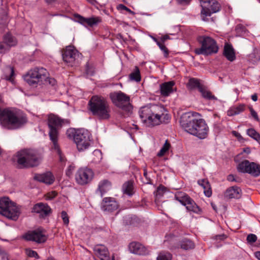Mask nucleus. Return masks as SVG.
I'll list each match as a JSON object with an SVG mask.
<instances>
[{
  "instance_id": "obj_9",
  "label": "nucleus",
  "mask_w": 260,
  "mask_h": 260,
  "mask_svg": "<svg viewBox=\"0 0 260 260\" xmlns=\"http://www.w3.org/2000/svg\"><path fill=\"white\" fill-rule=\"evenodd\" d=\"M112 103L117 107L128 113L132 112L133 106L129 95L121 91H115L109 94Z\"/></svg>"
},
{
  "instance_id": "obj_8",
  "label": "nucleus",
  "mask_w": 260,
  "mask_h": 260,
  "mask_svg": "<svg viewBox=\"0 0 260 260\" xmlns=\"http://www.w3.org/2000/svg\"><path fill=\"white\" fill-rule=\"evenodd\" d=\"M0 214L15 221L18 218L20 212L16 204L9 198L3 197L0 198Z\"/></svg>"
},
{
  "instance_id": "obj_46",
  "label": "nucleus",
  "mask_w": 260,
  "mask_h": 260,
  "mask_svg": "<svg viewBox=\"0 0 260 260\" xmlns=\"http://www.w3.org/2000/svg\"><path fill=\"white\" fill-rule=\"evenodd\" d=\"M61 216L63 220V223L65 225H68L69 223V219L67 213L64 211H62L61 212Z\"/></svg>"
},
{
  "instance_id": "obj_44",
  "label": "nucleus",
  "mask_w": 260,
  "mask_h": 260,
  "mask_svg": "<svg viewBox=\"0 0 260 260\" xmlns=\"http://www.w3.org/2000/svg\"><path fill=\"white\" fill-rule=\"evenodd\" d=\"M10 75H5V78L8 81H10L11 82L14 81V70L13 67H10L9 69Z\"/></svg>"
},
{
  "instance_id": "obj_51",
  "label": "nucleus",
  "mask_w": 260,
  "mask_h": 260,
  "mask_svg": "<svg viewBox=\"0 0 260 260\" xmlns=\"http://www.w3.org/2000/svg\"><path fill=\"white\" fill-rule=\"evenodd\" d=\"M118 8L121 10H125L130 14H134V12L133 11H132L128 8H127V7L125 6L124 5H123L122 4L119 5L118 6Z\"/></svg>"
},
{
  "instance_id": "obj_59",
  "label": "nucleus",
  "mask_w": 260,
  "mask_h": 260,
  "mask_svg": "<svg viewBox=\"0 0 260 260\" xmlns=\"http://www.w3.org/2000/svg\"><path fill=\"white\" fill-rule=\"evenodd\" d=\"M169 39H170V37L168 35H165L160 38L161 42L162 43H164L166 40Z\"/></svg>"
},
{
  "instance_id": "obj_54",
  "label": "nucleus",
  "mask_w": 260,
  "mask_h": 260,
  "mask_svg": "<svg viewBox=\"0 0 260 260\" xmlns=\"http://www.w3.org/2000/svg\"><path fill=\"white\" fill-rule=\"evenodd\" d=\"M232 134L235 136L239 141H241L242 140H243V138L242 137V136L240 135V133H239L238 132H236V131H233L232 132Z\"/></svg>"
},
{
  "instance_id": "obj_32",
  "label": "nucleus",
  "mask_w": 260,
  "mask_h": 260,
  "mask_svg": "<svg viewBox=\"0 0 260 260\" xmlns=\"http://www.w3.org/2000/svg\"><path fill=\"white\" fill-rule=\"evenodd\" d=\"M122 189L124 193L128 195L129 196H132L134 192L133 182L132 181H128L125 182L122 186Z\"/></svg>"
},
{
  "instance_id": "obj_58",
  "label": "nucleus",
  "mask_w": 260,
  "mask_h": 260,
  "mask_svg": "<svg viewBox=\"0 0 260 260\" xmlns=\"http://www.w3.org/2000/svg\"><path fill=\"white\" fill-rule=\"evenodd\" d=\"M227 180L230 182H233V181L239 182V181L237 179H236L235 178V176L232 174H230L228 176Z\"/></svg>"
},
{
  "instance_id": "obj_23",
  "label": "nucleus",
  "mask_w": 260,
  "mask_h": 260,
  "mask_svg": "<svg viewBox=\"0 0 260 260\" xmlns=\"http://www.w3.org/2000/svg\"><path fill=\"white\" fill-rule=\"evenodd\" d=\"M242 194L241 188L237 186H233L226 189L224 197L228 199H240Z\"/></svg>"
},
{
  "instance_id": "obj_3",
  "label": "nucleus",
  "mask_w": 260,
  "mask_h": 260,
  "mask_svg": "<svg viewBox=\"0 0 260 260\" xmlns=\"http://www.w3.org/2000/svg\"><path fill=\"white\" fill-rule=\"evenodd\" d=\"M27 121L26 116L16 111L8 108L0 110V123L3 127L8 129L19 128Z\"/></svg>"
},
{
  "instance_id": "obj_12",
  "label": "nucleus",
  "mask_w": 260,
  "mask_h": 260,
  "mask_svg": "<svg viewBox=\"0 0 260 260\" xmlns=\"http://www.w3.org/2000/svg\"><path fill=\"white\" fill-rule=\"evenodd\" d=\"M63 121V119L54 115H50L48 117L49 136L52 142L58 141V130L62 126Z\"/></svg>"
},
{
  "instance_id": "obj_55",
  "label": "nucleus",
  "mask_w": 260,
  "mask_h": 260,
  "mask_svg": "<svg viewBox=\"0 0 260 260\" xmlns=\"http://www.w3.org/2000/svg\"><path fill=\"white\" fill-rule=\"evenodd\" d=\"M86 73L88 75L92 76L93 75V71L92 69L89 68L88 64L87 63L86 66Z\"/></svg>"
},
{
  "instance_id": "obj_37",
  "label": "nucleus",
  "mask_w": 260,
  "mask_h": 260,
  "mask_svg": "<svg viewBox=\"0 0 260 260\" xmlns=\"http://www.w3.org/2000/svg\"><path fill=\"white\" fill-rule=\"evenodd\" d=\"M181 248L184 250H189L194 248V244L191 240L185 239L180 244Z\"/></svg>"
},
{
  "instance_id": "obj_42",
  "label": "nucleus",
  "mask_w": 260,
  "mask_h": 260,
  "mask_svg": "<svg viewBox=\"0 0 260 260\" xmlns=\"http://www.w3.org/2000/svg\"><path fill=\"white\" fill-rule=\"evenodd\" d=\"M10 48L3 41L0 42V54H5L10 50Z\"/></svg>"
},
{
  "instance_id": "obj_31",
  "label": "nucleus",
  "mask_w": 260,
  "mask_h": 260,
  "mask_svg": "<svg viewBox=\"0 0 260 260\" xmlns=\"http://www.w3.org/2000/svg\"><path fill=\"white\" fill-rule=\"evenodd\" d=\"M202 94V96L203 98L208 100H217V98L212 94V92L207 90V87L204 85L202 88H201V90L199 91Z\"/></svg>"
},
{
  "instance_id": "obj_4",
  "label": "nucleus",
  "mask_w": 260,
  "mask_h": 260,
  "mask_svg": "<svg viewBox=\"0 0 260 260\" xmlns=\"http://www.w3.org/2000/svg\"><path fill=\"white\" fill-rule=\"evenodd\" d=\"M88 109L92 115L100 120L110 118V108L107 100L102 96L93 95L88 104Z\"/></svg>"
},
{
  "instance_id": "obj_33",
  "label": "nucleus",
  "mask_w": 260,
  "mask_h": 260,
  "mask_svg": "<svg viewBox=\"0 0 260 260\" xmlns=\"http://www.w3.org/2000/svg\"><path fill=\"white\" fill-rule=\"evenodd\" d=\"M52 142V149L58 155L59 158V161L60 162H65L66 158L64 155L62 153V152L60 149L58 141H53Z\"/></svg>"
},
{
  "instance_id": "obj_24",
  "label": "nucleus",
  "mask_w": 260,
  "mask_h": 260,
  "mask_svg": "<svg viewBox=\"0 0 260 260\" xmlns=\"http://www.w3.org/2000/svg\"><path fill=\"white\" fill-rule=\"evenodd\" d=\"M175 83L173 81L166 82L160 85V92L164 96H168L174 92V86Z\"/></svg>"
},
{
  "instance_id": "obj_60",
  "label": "nucleus",
  "mask_w": 260,
  "mask_h": 260,
  "mask_svg": "<svg viewBox=\"0 0 260 260\" xmlns=\"http://www.w3.org/2000/svg\"><path fill=\"white\" fill-rule=\"evenodd\" d=\"M226 238V236L224 235V234H222V235H216V239L218 240H223L225 238Z\"/></svg>"
},
{
  "instance_id": "obj_63",
  "label": "nucleus",
  "mask_w": 260,
  "mask_h": 260,
  "mask_svg": "<svg viewBox=\"0 0 260 260\" xmlns=\"http://www.w3.org/2000/svg\"><path fill=\"white\" fill-rule=\"evenodd\" d=\"M251 99L255 102L257 100V94H254L253 95H252L251 96Z\"/></svg>"
},
{
  "instance_id": "obj_38",
  "label": "nucleus",
  "mask_w": 260,
  "mask_h": 260,
  "mask_svg": "<svg viewBox=\"0 0 260 260\" xmlns=\"http://www.w3.org/2000/svg\"><path fill=\"white\" fill-rule=\"evenodd\" d=\"M246 134L249 137L257 141V143L260 145V134L257 133L254 128H250L247 129L246 131Z\"/></svg>"
},
{
  "instance_id": "obj_21",
  "label": "nucleus",
  "mask_w": 260,
  "mask_h": 260,
  "mask_svg": "<svg viewBox=\"0 0 260 260\" xmlns=\"http://www.w3.org/2000/svg\"><path fill=\"white\" fill-rule=\"evenodd\" d=\"M128 248L131 253L138 255H147L149 251L142 244L139 242H133L129 243Z\"/></svg>"
},
{
  "instance_id": "obj_56",
  "label": "nucleus",
  "mask_w": 260,
  "mask_h": 260,
  "mask_svg": "<svg viewBox=\"0 0 260 260\" xmlns=\"http://www.w3.org/2000/svg\"><path fill=\"white\" fill-rule=\"evenodd\" d=\"M0 255L2 256V260H9V255L5 252L2 251Z\"/></svg>"
},
{
  "instance_id": "obj_20",
  "label": "nucleus",
  "mask_w": 260,
  "mask_h": 260,
  "mask_svg": "<svg viewBox=\"0 0 260 260\" xmlns=\"http://www.w3.org/2000/svg\"><path fill=\"white\" fill-rule=\"evenodd\" d=\"M93 250L96 256L95 260H110L109 251L104 245L95 246Z\"/></svg>"
},
{
  "instance_id": "obj_57",
  "label": "nucleus",
  "mask_w": 260,
  "mask_h": 260,
  "mask_svg": "<svg viewBox=\"0 0 260 260\" xmlns=\"http://www.w3.org/2000/svg\"><path fill=\"white\" fill-rule=\"evenodd\" d=\"M144 176L146 178V179L147 180V181H146V183H147V184H152L151 180L150 179V178L148 177V174H147V170L146 169H145L144 170Z\"/></svg>"
},
{
  "instance_id": "obj_18",
  "label": "nucleus",
  "mask_w": 260,
  "mask_h": 260,
  "mask_svg": "<svg viewBox=\"0 0 260 260\" xmlns=\"http://www.w3.org/2000/svg\"><path fill=\"white\" fill-rule=\"evenodd\" d=\"M74 16L76 22L84 26L87 25L89 26H93L102 22V19L99 17H92L86 18L78 14H75Z\"/></svg>"
},
{
  "instance_id": "obj_43",
  "label": "nucleus",
  "mask_w": 260,
  "mask_h": 260,
  "mask_svg": "<svg viewBox=\"0 0 260 260\" xmlns=\"http://www.w3.org/2000/svg\"><path fill=\"white\" fill-rule=\"evenodd\" d=\"M26 253L27 255L30 257H35L37 259H39L40 258L39 255L38 253L33 250L30 249H26Z\"/></svg>"
},
{
  "instance_id": "obj_15",
  "label": "nucleus",
  "mask_w": 260,
  "mask_h": 260,
  "mask_svg": "<svg viewBox=\"0 0 260 260\" xmlns=\"http://www.w3.org/2000/svg\"><path fill=\"white\" fill-rule=\"evenodd\" d=\"M61 55L64 62L73 66L79 56V52L74 46L69 45L61 50Z\"/></svg>"
},
{
  "instance_id": "obj_52",
  "label": "nucleus",
  "mask_w": 260,
  "mask_h": 260,
  "mask_svg": "<svg viewBox=\"0 0 260 260\" xmlns=\"http://www.w3.org/2000/svg\"><path fill=\"white\" fill-rule=\"evenodd\" d=\"M74 166L70 165L66 171V175L69 177H71L73 174V172L74 170Z\"/></svg>"
},
{
  "instance_id": "obj_62",
  "label": "nucleus",
  "mask_w": 260,
  "mask_h": 260,
  "mask_svg": "<svg viewBox=\"0 0 260 260\" xmlns=\"http://www.w3.org/2000/svg\"><path fill=\"white\" fill-rule=\"evenodd\" d=\"M48 5H52L56 2V0H45Z\"/></svg>"
},
{
  "instance_id": "obj_14",
  "label": "nucleus",
  "mask_w": 260,
  "mask_h": 260,
  "mask_svg": "<svg viewBox=\"0 0 260 260\" xmlns=\"http://www.w3.org/2000/svg\"><path fill=\"white\" fill-rule=\"evenodd\" d=\"M22 238L27 241L43 243L47 241V236L43 233L42 230L38 229L28 231L22 236Z\"/></svg>"
},
{
  "instance_id": "obj_49",
  "label": "nucleus",
  "mask_w": 260,
  "mask_h": 260,
  "mask_svg": "<svg viewBox=\"0 0 260 260\" xmlns=\"http://www.w3.org/2000/svg\"><path fill=\"white\" fill-rule=\"evenodd\" d=\"M249 109L251 116L255 120H256V121H259V119L256 112L253 109L252 107H249Z\"/></svg>"
},
{
  "instance_id": "obj_11",
  "label": "nucleus",
  "mask_w": 260,
  "mask_h": 260,
  "mask_svg": "<svg viewBox=\"0 0 260 260\" xmlns=\"http://www.w3.org/2000/svg\"><path fill=\"white\" fill-rule=\"evenodd\" d=\"M175 199L179 202L182 205L185 206L188 211L192 212L198 214L202 213V210L195 202L185 192L177 191L175 194Z\"/></svg>"
},
{
  "instance_id": "obj_19",
  "label": "nucleus",
  "mask_w": 260,
  "mask_h": 260,
  "mask_svg": "<svg viewBox=\"0 0 260 260\" xmlns=\"http://www.w3.org/2000/svg\"><path fill=\"white\" fill-rule=\"evenodd\" d=\"M51 208L45 203H39L35 204L32 209V212L39 214L40 218H45L51 213Z\"/></svg>"
},
{
  "instance_id": "obj_26",
  "label": "nucleus",
  "mask_w": 260,
  "mask_h": 260,
  "mask_svg": "<svg viewBox=\"0 0 260 260\" xmlns=\"http://www.w3.org/2000/svg\"><path fill=\"white\" fill-rule=\"evenodd\" d=\"M223 54L226 58L230 61H233L236 59L235 52L231 44L226 43L224 45Z\"/></svg>"
},
{
  "instance_id": "obj_17",
  "label": "nucleus",
  "mask_w": 260,
  "mask_h": 260,
  "mask_svg": "<svg viewBox=\"0 0 260 260\" xmlns=\"http://www.w3.org/2000/svg\"><path fill=\"white\" fill-rule=\"evenodd\" d=\"M119 207V205L116 199L112 197L104 198L101 203V210L108 213L113 212L117 210Z\"/></svg>"
},
{
  "instance_id": "obj_47",
  "label": "nucleus",
  "mask_w": 260,
  "mask_h": 260,
  "mask_svg": "<svg viewBox=\"0 0 260 260\" xmlns=\"http://www.w3.org/2000/svg\"><path fill=\"white\" fill-rule=\"evenodd\" d=\"M158 46L160 49V50L164 52V56L165 57H168V56H169V51L168 48L164 44V43L161 42L159 44H158Z\"/></svg>"
},
{
  "instance_id": "obj_45",
  "label": "nucleus",
  "mask_w": 260,
  "mask_h": 260,
  "mask_svg": "<svg viewBox=\"0 0 260 260\" xmlns=\"http://www.w3.org/2000/svg\"><path fill=\"white\" fill-rule=\"evenodd\" d=\"M166 187L165 186H164L162 185H159L158 187L157 188V190L156 191V196L157 197L158 196H159V197L162 196L164 193L166 191Z\"/></svg>"
},
{
  "instance_id": "obj_39",
  "label": "nucleus",
  "mask_w": 260,
  "mask_h": 260,
  "mask_svg": "<svg viewBox=\"0 0 260 260\" xmlns=\"http://www.w3.org/2000/svg\"><path fill=\"white\" fill-rule=\"evenodd\" d=\"M171 147V144L167 140L164 144L162 147L161 148L160 151L157 153V156L159 157L165 155V154L169 150L170 148Z\"/></svg>"
},
{
  "instance_id": "obj_30",
  "label": "nucleus",
  "mask_w": 260,
  "mask_h": 260,
  "mask_svg": "<svg viewBox=\"0 0 260 260\" xmlns=\"http://www.w3.org/2000/svg\"><path fill=\"white\" fill-rule=\"evenodd\" d=\"M250 163L248 160H244L239 163L237 166V170L239 172L243 173H248L250 169Z\"/></svg>"
},
{
  "instance_id": "obj_5",
  "label": "nucleus",
  "mask_w": 260,
  "mask_h": 260,
  "mask_svg": "<svg viewBox=\"0 0 260 260\" xmlns=\"http://www.w3.org/2000/svg\"><path fill=\"white\" fill-rule=\"evenodd\" d=\"M17 162L20 169L34 168L39 165L42 160L41 154L32 149H23L16 153Z\"/></svg>"
},
{
  "instance_id": "obj_27",
  "label": "nucleus",
  "mask_w": 260,
  "mask_h": 260,
  "mask_svg": "<svg viewBox=\"0 0 260 260\" xmlns=\"http://www.w3.org/2000/svg\"><path fill=\"white\" fill-rule=\"evenodd\" d=\"M246 105L244 104H240L232 106L227 111L229 116H233L238 115L246 110Z\"/></svg>"
},
{
  "instance_id": "obj_25",
  "label": "nucleus",
  "mask_w": 260,
  "mask_h": 260,
  "mask_svg": "<svg viewBox=\"0 0 260 260\" xmlns=\"http://www.w3.org/2000/svg\"><path fill=\"white\" fill-rule=\"evenodd\" d=\"M112 187V183L109 180L104 179L101 180L98 185L96 192L99 191L101 197L107 192Z\"/></svg>"
},
{
  "instance_id": "obj_10",
  "label": "nucleus",
  "mask_w": 260,
  "mask_h": 260,
  "mask_svg": "<svg viewBox=\"0 0 260 260\" xmlns=\"http://www.w3.org/2000/svg\"><path fill=\"white\" fill-rule=\"evenodd\" d=\"M73 137L78 151H84L90 146V134L88 131L83 128L78 129L73 133Z\"/></svg>"
},
{
  "instance_id": "obj_53",
  "label": "nucleus",
  "mask_w": 260,
  "mask_h": 260,
  "mask_svg": "<svg viewBox=\"0 0 260 260\" xmlns=\"http://www.w3.org/2000/svg\"><path fill=\"white\" fill-rule=\"evenodd\" d=\"M178 4L181 5H188L190 4L191 0H176Z\"/></svg>"
},
{
  "instance_id": "obj_13",
  "label": "nucleus",
  "mask_w": 260,
  "mask_h": 260,
  "mask_svg": "<svg viewBox=\"0 0 260 260\" xmlns=\"http://www.w3.org/2000/svg\"><path fill=\"white\" fill-rule=\"evenodd\" d=\"M202 7L201 11L203 19L218 12L221 8L220 4L216 0H199Z\"/></svg>"
},
{
  "instance_id": "obj_7",
  "label": "nucleus",
  "mask_w": 260,
  "mask_h": 260,
  "mask_svg": "<svg viewBox=\"0 0 260 260\" xmlns=\"http://www.w3.org/2000/svg\"><path fill=\"white\" fill-rule=\"evenodd\" d=\"M199 44L201 45L200 48H196L194 52L198 55H210L216 53L218 51V47L216 41L212 38L206 36H200L197 38Z\"/></svg>"
},
{
  "instance_id": "obj_64",
  "label": "nucleus",
  "mask_w": 260,
  "mask_h": 260,
  "mask_svg": "<svg viewBox=\"0 0 260 260\" xmlns=\"http://www.w3.org/2000/svg\"><path fill=\"white\" fill-rule=\"evenodd\" d=\"M254 255L256 258L260 260V251H256L254 253Z\"/></svg>"
},
{
  "instance_id": "obj_1",
  "label": "nucleus",
  "mask_w": 260,
  "mask_h": 260,
  "mask_svg": "<svg viewBox=\"0 0 260 260\" xmlns=\"http://www.w3.org/2000/svg\"><path fill=\"white\" fill-rule=\"evenodd\" d=\"M167 112L164 106L152 104L142 107L139 113L142 122L152 127L169 122L170 116Z\"/></svg>"
},
{
  "instance_id": "obj_61",
  "label": "nucleus",
  "mask_w": 260,
  "mask_h": 260,
  "mask_svg": "<svg viewBox=\"0 0 260 260\" xmlns=\"http://www.w3.org/2000/svg\"><path fill=\"white\" fill-rule=\"evenodd\" d=\"M116 38L119 40H122L123 41L125 42L122 35L121 34H118L116 35Z\"/></svg>"
},
{
  "instance_id": "obj_2",
  "label": "nucleus",
  "mask_w": 260,
  "mask_h": 260,
  "mask_svg": "<svg viewBox=\"0 0 260 260\" xmlns=\"http://www.w3.org/2000/svg\"><path fill=\"white\" fill-rule=\"evenodd\" d=\"M197 114L190 112L183 114L180 117V123L181 127L188 133L204 139L208 136L209 127L204 119L195 117L194 114Z\"/></svg>"
},
{
  "instance_id": "obj_35",
  "label": "nucleus",
  "mask_w": 260,
  "mask_h": 260,
  "mask_svg": "<svg viewBox=\"0 0 260 260\" xmlns=\"http://www.w3.org/2000/svg\"><path fill=\"white\" fill-rule=\"evenodd\" d=\"M3 42L9 46L10 49L17 44L16 39L10 34H7L4 36Z\"/></svg>"
},
{
  "instance_id": "obj_29",
  "label": "nucleus",
  "mask_w": 260,
  "mask_h": 260,
  "mask_svg": "<svg viewBox=\"0 0 260 260\" xmlns=\"http://www.w3.org/2000/svg\"><path fill=\"white\" fill-rule=\"evenodd\" d=\"M203 86L201 84L200 80L195 78H190L186 84L187 88L190 90L197 88L200 91L201 88H202Z\"/></svg>"
},
{
  "instance_id": "obj_28",
  "label": "nucleus",
  "mask_w": 260,
  "mask_h": 260,
  "mask_svg": "<svg viewBox=\"0 0 260 260\" xmlns=\"http://www.w3.org/2000/svg\"><path fill=\"white\" fill-rule=\"evenodd\" d=\"M198 183L203 188L204 194L207 197L209 198L212 196V189L208 179H200L198 181Z\"/></svg>"
},
{
  "instance_id": "obj_6",
  "label": "nucleus",
  "mask_w": 260,
  "mask_h": 260,
  "mask_svg": "<svg viewBox=\"0 0 260 260\" xmlns=\"http://www.w3.org/2000/svg\"><path fill=\"white\" fill-rule=\"evenodd\" d=\"M47 70L44 68L36 67L29 70L23 76L24 80L29 85L36 86L37 84H44L48 82L50 84L54 85L56 80L54 78H49Z\"/></svg>"
},
{
  "instance_id": "obj_48",
  "label": "nucleus",
  "mask_w": 260,
  "mask_h": 260,
  "mask_svg": "<svg viewBox=\"0 0 260 260\" xmlns=\"http://www.w3.org/2000/svg\"><path fill=\"white\" fill-rule=\"evenodd\" d=\"M246 240L248 243H253L256 241L257 237L254 234H250L247 236Z\"/></svg>"
},
{
  "instance_id": "obj_22",
  "label": "nucleus",
  "mask_w": 260,
  "mask_h": 260,
  "mask_svg": "<svg viewBox=\"0 0 260 260\" xmlns=\"http://www.w3.org/2000/svg\"><path fill=\"white\" fill-rule=\"evenodd\" d=\"M34 179L35 180L48 185L53 184L55 181L54 176L50 172H47L42 174H36L34 176Z\"/></svg>"
},
{
  "instance_id": "obj_40",
  "label": "nucleus",
  "mask_w": 260,
  "mask_h": 260,
  "mask_svg": "<svg viewBox=\"0 0 260 260\" xmlns=\"http://www.w3.org/2000/svg\"><path fill=\"white\" fill-rule=\"evenodd\" d=\"M172 255L169 252L162 251L160 252L156 258V260H171Z\"/></svg>"
},
{
  "instance_id": "obj_41",
  "label": "nucleus",
  "mask_w": 260,
  "mask_h": 260,
  "mask_svg": "<svg viewBox=\"0 0 260 260\" xmlns=\"http://www.w3.org/2000/svg\"><path fill=\"white\" fill-rule=\"evenodd\" d=\"M235 31L238 36H241L245 35L247 30L243 24H238L236 26Z\"/></svg>"
},
{
  "instance_id": "obj_50",
  "label": "nucleus",
  "mask_w": 260,
  "mask_h": 260,
  "mask_svg": "<svg viewBox=\"0 0 260 260\" xmlns=\"http://www.w3.org/2000/svg\"><path fill=\"white\" fill-rule=\"evenodd\" d=\"M57 195V193L55 191H52L48 192L46 195L47 200H52L55 198Z\"/></svg>"
},
{
  "instance_id": "obj_16",
  "label": "nucleus",
  "mask_w": 260,
  "mask_h": 260,
  "mask_svg": "<svg viewBox=\"0 0 260 260\" xmlns=\"http://www.w3.org/2000/svg\"><path fill=\"white\" fill-rule=\"evenodd\" d=\"M93 177V172L91 169L81 168L78 170L75 175L76 182L83 185L90 182Z\"/></svg>"
},
{
  "instance_id": "obj_34",
  "label": "nucleus",
  "mask_w": 260,
  "mask_h": 260,
  "mask_svg": "<svg viewBox=\"0 0 260 260\" xmlns=\"http://www.w3.org/2000/svg\"><path fill=\"white\" fill-rule=\"evenodd\" d=\"M250 169L248 174L254 177H258L260 175V165L254 162H251Z\"/></svg>"
},
{
  "instance_id": "obj_36",
  "label": "nucleus",
  "mask_w": 260,
  "mask_h": 260,
  "mask_svg": "<svg viewBox=\"0 0 260 260\" xmlns=\"http://www.w3.org/2000/svg\"><path fill=\"white\" fill-rule=\"evenodd\" d=\"M129 79L131 81H135L137 82L141 81V77L140 72L137 66L135 67L134 71L129 75Z\"/></svg>"
}]
</instances>
